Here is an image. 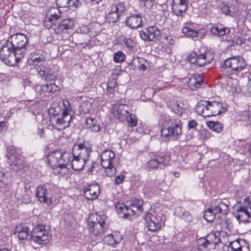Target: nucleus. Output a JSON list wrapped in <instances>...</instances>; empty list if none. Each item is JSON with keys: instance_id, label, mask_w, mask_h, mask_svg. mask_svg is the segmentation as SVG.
I'll use <instances>...</instances> for the list:
<instances>
[{"instance_id": "3c124183", "label": "nucleus", "mask_w": 251, "mask_h": 251, "mask_svg": "<svg viewBox=\"0 0 251 251\" xmlns=\"http://www.w3.org/2000/svg\"><path fill=\"white\" fill-rule=\"evenodd\" d=\"M241 146L245 153L251 154V142L243 141L241 143Z\"/></svg>"}, {"instance_id": "a211bd4d", "label": "nucleus", "mask_w": 251, "mask_h": 251, "mask_svg": "<svg viewBox=\"0 0 251 251\" xmlns=\"http://www.w3.org/2000/svg\"><path fill=\"white\" fill-rule=\"evenodd\" d=\"M58 87L55 84L37 85L35 90L41 98L48 97L50 94L58 91Z\"/></svg>"}, {"instance_id": "680f3d73", "label": "nucleus", "mask_w": 251, "mask_h": 251, "mask_svg": "<svg viewBox=\"0 0 251 251\" xmlns=\"http://www.w3.org/2000/svg\"><path fill=\"white\" fill-rule=\"evenodd\" d=\"M185 210L181 207H178L176 208L175 211V214L178 216L181 217Z\"/></svg>"}, {"instance_id": "dca6fc26", "label": "nucleus", "mask_w": 251, "mask_h": 251, "mask_svg": "<svg viewBox=\"0 0 251 251\" xmlns=\"http://www.w3.org/2000/svg\"><path fill=\"white\" fill-rule=\"evenodd\" d=\"M169 160L170 157L164 154L157 158L151 159L147 162L146 167L149 170L161 168L168 165Z\"/></svg>"}, {"instance_id": "a19ab883", "label": "nucleus", "mask_w": 251, "mask_h": 251, "mask_svg": "<svg viewBox=\"0 0 251 251\" xmlns=\"http://www.w3.org/2000/svg\"><path fill=\"white\" fill-rule=\"evenodd\" d=\"M207 126L209 128L217 133H220L223 129V125L220 122H209Z\"/></svg>"}, {"instance_id": "9d476101", "label": "nucleus", "mask_w": 251, "mask_h": 251, "mask_svg": "<svg viewBox=\"0 0 251 251\" xmlns=\"http://www.w3.org/2000/svg\"><path fill=\"white\" fill-rule=\"evenodd\" d=\"M31 240L39 244H46L50 239V235L48 229L44 225H38L31 233Z\"/></svg>"}, {"instance_id": "0e129e2a", "label": "nucleus", "mask_w": 251, "mask_h": 251, "mask_svg": "<svg viewBox=\"0 0 251 251\" xmlns=\"http://www.w3.org/2000/svg\"><path fill=\"white\" fill-rule=\"evenodd\" d=\"M153 0H140V1L147 8H150L152 5Z\"/></svg>"}, {"instance_id": "0eeeda50", "label": "nucleus", "mask_w": 251, "mask_h": 251, "mask_svg": "<svg viewBox=\"0 0 251 251\" xmlns=\"http://www.w3.org/2000/svg\"><path fill=\"white\" fill-rule=\"evenodd\" d=\"M106 216L104 214H92L89 217L88 227L89 232L95 236L102 234L106 228Z\"/></svg>"}, {"instance_id": "774afa93", "label": "nucleus", "mask_w": 251, "mask_h": 251, "mask_svg": "<svg viewBox=\"0 0 251 251\" xmlns=\"http://www.w3.org/2000/svg\"><path fill=\"white\" fill-rule=\"evenodd\" d=\"M38 135L40 136L41 138H43L44 137L45 134V131L43 128H39L38 129L37 131Z\"/></svg>"}, {"instance_id": "393cba45", "label": "nucleus", "mask_w": 251, "mask_h": 251, "mask_svg": "<svg viewBox=\"0 0 251 251\" xmlns=\"http://www.w3.org/2000/svg\"><path fill=\"white\" fill-rule=\"evenodd\" d=\"M125 23L126 25L131 28H136L142 25V20L140 14H135L128 17Z\"/></svg>"}, {"instance_id": "c85d7f7f", "label": "nucleus", "mask_w": 251, "mask_h": 251, "mask_svg": "<svg viewBox=\"0 0 251 251\" xmlns=\"http://www.w3.org/2000/svg\"><path fill=\"white\" fill-rule=\"evenodd\" d=\"M196 112L204 117H209L208 101L201 100L199 101L195 106Z\"/></svg>"}, {"instance_id": "6e6d98bb", "label": "nucleus", "mask_w": 251, "mask_h": 251, "mask_svg": "<svg viewBox=\"0 0 251 251\" xmlns=\"http://www.w3.org/2000/svg\"><path fill=\"white\" fill-rule=\"evenodd\" d=\"M234 244V240L230 242L227 245L226 247L227 249L225 251H237V249L238 248V247H237V245H235Z\"/></svg>"}, {"instance_id": "1a4fd4ad", "label": "nucleus", "mask_w": 251, "mask_h": 251, "mask_svg": "<svg viewBox=\"0 0 251 251\" xmlns=\"http://www.w3.org/2000/svg\"><path fill=\"white\" fill-rule=\"evenodd\" d=\"M16 48L19 57H24L26 52L28 41L25 35L17 33L8 38Z\"/></svg>"}, {"instance_id": "6e6552de", "label": "nucleus", "mask_w": 251, "mask_h": 251, "mask_svg": "<svg viewBox=\"0 0 251 251\" xmlns=\"http://www.w3.org/2000/svg\"><path fill=\"white\" fill-rule=\"evenodd\" d=\"M16 48L13 46L8 39L5 42L0 50V58L6 63V61L10 63L18 62L23 57H19Z\"/></svg>"}, {"instance_id": "6ab92c4d", "label": "nucleus", "mask_w": 251, "mask_h": 251, "mask_svg": "<svg viewBox=\"0 0 251 251\" xmlns=\"http://www.w3.org/2000/svg\"><path fill=\"white\" fill-rule=\"evenodd\" d=\"M209 117L218 115L226 111L227 107L226 103L218 101H209Z\"/></svg>"}, {"instance_id": "603ef678", "label": "nucleus", "mask_w": 251, "mask_h": 251, "mask_svg": "<svg viewBox=\"0 0 251 251\" xmlns=\"http://www.w3.org/2000/svg\"><path fill=\"white\" fill-rule=\"evenodd\" d=\"M103 168H105V174L108 176H112L116 174V169L112 164L108 167H103Z\"/></svg>"}, {"instance_id": "4be33fe9", "label": "nucleus", "mask_w": 251, "mask_h": 251, "mask_svg": "<svg viewBox=\"0 0 251 251\" xmlns=\"http://www.w3.org/2000/svg\"><path fill=\"white\" fill-rule=\"evenodd\" d=\"M45 61V56L43 53L35 52L30 53L27 63L35 69Z\"/></svg>"}, {"instance_id": "49530a36", "label": "nucleus", "mask_w": 251, "mask_h": 251, "mask_svg": "<svg viewBox=\"0 0 251 251\" xmlns=\"http://www.w3.org/2000/svg\"><path fill=\"white\" fill-rule=\"evenodd\" d=\"M116 209L119 216L123 218L124 213L127 210V206L124 203H119L116 205Z\"/></svg>"}, {"instance_id": "a878e982", "label": "nucleus", "mask_w": 251, "mask_h": 251, "mask_svg": "<svg viewBox=\"0 0 251 251\" xmlns=\"http://www.w3.org/2000/svg\"><path fill=\"white\" fill-rule=\"evenodd\" d=\"M115 154L110 150H104L101 154V164L102 167H108L112 164Z\"/></svg>"}, {"instance_id": "5fc2aeb1", "label": "nucleus", "mask_w": 251, "mask_h": 251, "mask_svg": "<svg viewBox=\"0 0 251 251\" xmlns=\"http://www.w3.org/2000/svg\"><path fill=\"white\" fill-rule=\"evenodd\" d=\"M136 212V210L134 208H133L131 206L130 207L127 206V210L126 211L125 213H124L123 218L126 219L129 218L130 216L135 214Z\"/></svg>"}, {"instance_id": "de8ad7c7", "label": "nucleus", "mask_w": 251, "mask_h": 251, "mask_svg": "<svg viewBox=\"0 0 251 251\" xmlns=\"http://www.w3.org/2000/svg\"><path fill=\"white\" fill-rule=\"evenodd\" d=\"M126 56L121 51H118L114 53L113 60L116 63H121L125 61Z\"/></svg>"}, {"instance_id": "69168bd1", "label": "nucleus", "mask_w": 251, "mask_h": 251, "mask_svg": "<svg viewBox=\"0 0 251 251\" xmlns=\"http://www.w3.org/2000/svg\"><path fill=\"white\" fill-rule=\"evenodd\" d=\"M247 87L249 95L251 96V74L249 76Z\"/></svg>"}, {"instance_id": "09e8293b", "label": "nucleus", "mask_w": 251, "mask_h": 251, "mask_svg": "<svg viewBox=\"0 0 251 251\" xmlns=\"http://www.w3.org/2000/svg\"><path fill=\"white\" fill-rule=\"evenodd\" d=\"M123 42L129 51H131L133 50V48L135 46V43L131 39L129 38H124Z\"/></svg>"}, {"instance_id": "473e14b6", "label": "nucleus", "mask_w": 251, "mask_h": 251, "mask_svg": "<svg viewBox=\"0 0 251 251\" xmlns=\"http://www.w3.org/2000/svg\"><path fill=\"white\" fill-rule=\"evenodd\" d=\"M93 102L94 100L92 99H89L83 101L79 106V112L82 114L89 113L92 107Z\"/></svg>"}, {"instance_id": "a18cd8bd", "label": "nucleus", "mask_w": 251, "mask_h": 251, "mask_svg": "<svg viewBox=\"0 0 251 251\" xmlns=\"http://www.w3.org/2000/svg\"><path fill=\"white\" fill-rule=\"evenodd\" d=\"M125 120H126L128 125L131 127H134L137 125V118L134 114H127Z\"/></svg>"}, {"instance_id": "4c0bfd02", "label": "nucleus", "mask_w": 251, "mask_h": 251, "mask_svg": "<svg viewBox=\"0 0 251 251\" xmlns=\"http://www.w3.org/2000/svg\"><path fill=\"white\" fill-rule=\"evenodd\" d=\"M221 12L226 15L234 17L235 15V9L233 5L230 6L223 4L220 7Z\"/></svg>"}, {"instance_id": "9b49d317", "label": "nucleus", "mask_w": 251, "mask_h": 251, "mask_svg": "<svg viewBox=\"0 0 251 251\" xmlns=\"http://www.w3.org/2000/svg\"><path fill=\"white\" fill-rule=\"evenodd\" d=\"M161 136L171 138L174 140L179 138L182 133V126L179 121H174L169 126L163 125L161 128Z\"/></svg>"}, {"instance_id": "c03bdc74", "label": "nucleus", "mask_w": 251, "mask_h": 251, "mask_svg": "<svg viewBox=\"0 0 251 251\" xmlns=\"http://www.w3.org/2000/svg\"><path fill=\"white\" fill-rule=\"evenodd\" d=\"M62 104L63 106L61 108L62 113L66 114H69V115H71V116H73L74 115V112L72 110L69 101L67 100H62Z\"/></svg>"}, {"instance_id": "c9c22d12", "label": "nucleus", "mask_w": 251, "mask_h": 251, "mask_svg": "<svg viewBox=\"0 0 251 251\" xmlns=\"http://www.w3.org/2000/svg\"><path fill=\"white\" fill-rule=\"evenodd\" d=\"M190 24H188L186 26L182 28V32L186 36L190 38L196 37L198 35V32L193 29Z\"/></svg>"}, {"instance_id": "ea45409f", "label": "nucleus", "mask_w": 251, "mask_h": 251, "mask_svg": "<svg viewBox=\"0 0 251 251\" xmlns=\"http://www.w3.org/2000/svg\"><path fill=\"white\" fill-rule=\"evenodd\" d=\"M74 22L72 19H65L61 21L58 25V28L60 30L71 29L74 25Z\"/></svg>"}, {"instance_id": "cd10ccee", "label": "nucleus", "mask_w": 251, "mask_h": 251, "mask_svg": "<svg viewBox=\"0 0 251 251\" xmlns=\"http://www.w3.org/2000/svg\"><path fill=\"white\" fill-rule=\"evenodd\" d=\"M121 235L117 232L106 235L103 239L104 243L109 246L115 247L122 240Z\"/></svg>"}, {"instance_id": "aec40b11", "label": "nucleus", "mask_w": 251, "mask_h": 251, "mask_svg": "<svg viewBox=\"0 0 251 251\" xmlns=\"http://www.w3.org/2000/svg\"><path fill=\"white\" fill-rule=\"evenodd\" d=\"M8 160L10 165H20L22 161L21 149L14 147H11L9 151Z\"/></svg>"}, {"instance_id": "f257e3e1", "label": "nucleus", "mask_w": 251, "mask_h": 251, "mask_svg": "<svg viewBox=\"0 0 251 251\" xmlns=\"http://www.w3.org/2000/svg\"><path fill=\"white\" fill-rule=\"evenodd\" d=\"M72 157L71 152L55 150L49 153L47 161L54 175L64 176L68 173Z\"/></svg>"}, {"instance_id": "bf43d9fd", "label": "nucleus", "mask_w": 251, "mask_h": 251, "mask_svg": "<svg viewBox=\"0 0 251 251\" xmlns=\"http://www.w3.org/2000/svg\"><path fill=\"white\" fill-rule=\"evenodd\" d=\"M181 218L186 222H190L192 219V216L189 212L185 211Z\"/></svg>"}, {"instance_id": "e2e57ef3", "label": "nucleus", "mask_w": 251, "mask_h": 251, "mask_svg": "<svg viewBox=\"0 0 251 251\" xmlns=\"http://www.w3.org/2000/svg\"><path fill=\"white\" fill-rule=\"evenodd\" d=\"M54 21H52L50 18H46L44 24L47 28H50L52 25L54 24Z\"/></svg>"}, {"instance_id": "bb28decb", "label": "nucleus", "mask_w": 251, "mask_h": 251, "mask_svg": "<svg viewBox=\"0 0 251 251\" xmlns=\"http://www.w3.org/2000/svg\"><path fill=\"white\" fill-rule=\"evenodd\" d=\"M189 87L192 90H195L204 85L201 76L198 74L192 75L188 82Z\"/></svg>"}, {"instance_id": "c756f323", "label": "nucleus", "mask_w": 251, "mask_h": 251, "mask_svg": "<svg viewBox=\"0 0 251 251\" xmlns=\"http://www.w3.org/2000/svg\"><path fill=\"white\" fill-rule=\"evenodd\" d=\"M220 241V238L217 235V233L212 232L208 234L206 239L203 238L201 240L202 242L201 244L203 247H206L210 244L215 245L217 244Z\"/></svg>"}, {"instance_id": "2f4dec72", "label": "nucleus", "mask_w": 251, "mask_h": 251, "mask_svg": "<svg viewBox=\"0 0 251 251\" xmlns=\"http://www.w3.org/2000/svg\"><path fill=\"white\" fill-rule=\"evenodd\" d=\"M29 231V229L28 227L19 225L15 227L14 233L20 240H24L27 237Z\"/></svg>"}, {"instance_id": "412c9836", "label": "nucleus", "mask_w": 251, "mask_h": 251, "mask_svg": "<svg viewBox=\"0 0 251 251\" xmlns=\"http://www.w3.org/2000/svg\"><path fill=\"white\" fill-rule=\"evenodd\" d=\"M35 69L40 76L46 80L50 79L54 75V71L51 69L46 61L35 68Z\"/></svg>"}, {"instance_id": "864d4df0", "label": "nucleus", "mask_w": 251, "mask_h": 251, "mask_svg": "<svg viewBox=\"0 0 251 251\" xmlns=\"http://www.w3.org/2000/svg\"><path fill=\"white\" fill-rule=\"evenodd\" d=\"M187 0H179V6L180 7L178 9V14H182V13L185 12L187 9Z\"/></svg>"}, {"instance_id": "4d7b16f0", "label": "nucleus", "mask_w": 251, "mask_h": 251, "mask_svg": "<svg viewBox=\"0 0 251 251\" xmlns=\"http://www.w3.org/2000/svg\"><path fill=\"white\" fill-rule=\"evenodd\" d=\"M173 108L174 112H175L176 114L178 115H181L183 111V108L180 106L177 103L175 104Z\"/></svg>"}, {"instance_id": "f8f14e48", "label": "nucleus", "mask_w": 251, "mask_h": 251, "mask_svg": "<svg viewBox=\"0 0 251 251\" xmlns=\"http://www.w3.org/2000/svg\"><path fill=\"white\" fill-rule=\"evenodd\" d=\"M71 115L62 113L50 117V122L54 129L62 130L68 126L72 120Z\"/></svg>"}, {"instance_id": "7c9ffc66", "label": "nucleus", "mask_w": 251, "mask_h": 251, "mask_svg": "<svg viewBox=\"0 0 251 251\" xmlns=\"http://www.w3.org/2000/svg\"><path fill=\"white\" fill-rule=\"evenodd\" d=\"M57 5L59 7H73L77 8L80 6L79 0H56Z\"/></svg>"}, {"instance_id": "39448f33", "label": "nucleus", "mask_w": 251, "mask_h": 251, "mask_svg": "<svg viewBox=\"0 0 251 251\" xmlns=\"http://www.w3.org/2000/svg\"><path fill=\"white\" fill-rule=\"evenodd\" d=\"M233 209L234 216L239 222H249L251 219V196L237 202Z\"/></svg>"}, {"instance_id": "8fccbe9b", "label": "nucleus", "mask_w": 251, "mask_h": 251, "mask_svg": "<svg viewBox=\"0 0 251 251\" xmlns=\"http://www.w3.org/2000/svg\"><path fill=\"white\" fill-rule=\"evenodd\" d=\"M143 201L141 200L135 199L134 201L130 204V206L134 208L136 211H141L142 209Z\"/></svg>"}, {"instance_id": "f3484780", "label": "nucleus", "mask_w": 251, "mask_h": 251, "mask_svg": "<svg viewBox=\"0 0 251 251\" xmlns=\"http://www.w3.org/2000/svg\"><path fill=\"white\" fill-rule=\"evenodd\" d=\"M160 34V30L155 26L149 27L145 30L140 31V38L145 41H154L156 40Z\"/></svg>"}, {"instance_id": "7ed1b4c3", "label": "nucleus", "mask_w": 251, "mask_h": 251, "mask_svg": "<svg viewBox=\"0 0 251 251\" xmlns=\"http://www.w3.org/2000/svg\"><path fill=\"white\" fill-rule=\"evenodd\" d=\"M228 211V202L226 200H216L205 211L203 217L207 222H211L214 219H221L223 215L227 214Z\"/></svg>"}, {"instance_id": "423d86ee", "label": "nucleus", "mask_w": 251, "mask_h": 251, "mask_svg": "<svg viewBox=\"0 0 251 251\" xmlns=\"http://www.w3.org/2000/svg\"><path fill=\"white\" fill-rule=\"evenodd\" d=\"M246 66L247 63L243 57L233 56L225 60L220 69L223 73L238 74Z\"/></svg>"}, {"instance_id": "338daca9", "label": "nucleus", "mask_w": 251, "mask_h": 251, "mask_svg": "<svg viewBox=\"0 0 251 251\" xmlns=\"http://www.w3.org/2000/svg\"><path fill=\"white\" fill-rule=\"evenodd\" d=\"M197 125V123L196 121L192 120L189 121L188 126L190 128H193Z\"/></svg>"}, {"instance_id": "13d9d810", "label": "nucleus", "mask_w": 251, "mask_h": 251, "mask_svg": "<svg viewBox=\"0 0 251 251\" xmlns=\"http://www.w3.org/2000/svg\"><path fill=\"white\" fill-rule=\"evenodd\" d=\"M7 176L8 174L2 173L1 176H0L1 182L6 185H8L10 181L9 179L7 177Z\"/></svg>"}, {"instance_id": "2eb2a0df", "label": "nucleus", "mask_w": 251, "mask_h": 251, "mask_svg": "<svg viewBox=\"0 0 251 251\" xmlns=\"http://www.w3.org/2000/svg\"><path fill=\"white\" fill-rule=\"evenodd\" d=\"M112 112L115 118L120 121L125 120L128 114V107L122 101H118L112 105Z\"/></svg>"}, {"instance_id": "79ce46f5", "label": "nucleus", "mask_w": 251, "mask_h": 251, "mask_svg": "<svg viewBox=\"0 0 251 251\" xmlns=\"http://www.w3.org/2000/svg\"><path fill=\"white\" fill-rule=\"evenodd\" d=\"M211 32L213 34L222 36L229 33L230 29L226 27L219 28V27L215 26L211 28Z\"/></svg>"}, {"instance_id": "b1692460", "label": "nucleus", "mask_w": 251, "mask_h": 251, "mask_svg": "<svg viewBox=\"0 0 251 251\" xmlns=\"http://www.w3.org/2000/svg\"><path fill=\"white\" fill-rule=\"evenodd\" d=\"M47 188L45 185L37 186L36 190V197L41 202L50 206L51 204V200L47 196Z\"/></svg>"}, {"instance_id": "f704fd0d", "label": "nucleus", "mask_w": 251, "mask_h": 251, "mask_svg": "<svg viewBox=\"0 0 251 251\" xmlns=\"http://www.w3.org/2000/svg\"><path fill=\"white\" fill-rule=\"evenodd\" d=\"M61 15L59 9L57 7H52L47 12L46 17L50 18L52 21L58 20Z\"/></svg>"}, {"instance_id": "5701e85b", "label": "nucleus", "mask_w": 251, "mask_h": 251, "mask_svg": "<svg viewBox=\"0 0 251 251\" xmlns=\"http://www.w3.org/2000/svg\"><path fill=\"white\" fill-rule=\"evenodd\" d=\"M100 188L97 184H91L83 189L86 198L89 200L97 199L100 194Z\"/></svg>"}, {"instance_id": "72a5a7b5", "label": "nucleus", "mask_w": 251, "mask_h": 251, "mask_svg": "<svg viewBox=\"0 0 251 251\" xmlns=\"http://www.w3.org/2000/svg\"><path fill=\"white\" fill-rule=\"evenodd\" d=\"M30 191H25V192H22V194L16 193L15 197L19 201L23 203H28L30 201Z\"/></svg>"}, {"instance_id": "58836bf2", "label": "nucleus", "mask_w": 251, "mask_h": 251, "mask_svg": "<svg viewBox=\"0 0 251 251\" xmlns=\"http://www.w3.org/2000/svg\"><path fill=\"white\" fill-rule=\"evenodd\" d=\"M86 124L89 128L92 131L98 132L100 130V127L99 124L97 123L95 119L91 117L86 119Z\"/></svg>"}, {"instance_id": "4468645a", "label": "nucleus", "mask_w": 251, "mask_h": 251, "mask_svg": "<svg viewBox=\"0 0 251 251\" xmlns=\"http://www.w3.org/2000/svg\"><path fill=\"white\" fill-rule=\"evenodd\" d=\"M125 10V7L123 2H120L113 4L110 11L106 16V20L109 23H112L117 22Z\"/></svg>"}, {"instance_id": "20e7f679", "label": "nucleus", "mask_w": 251, "mask_h": 251, "mask_svg": "<svg viewBox=\"0 0 251 251\" xmlns=\"http://www.w3.org/2000/svg\"><path fill=\"white\" fill-rule=\"evenodd\" d=\"M148 230L155 232L159 230L165 222L163 213L158 207H153L146 212L144 216Z\"/></svg>"}, {"instance_id": "f03ea898", "label": "nucleus", "mask_w": 251, "mask_h": 251, "mask_svg": "<svg viewBox=\"0 0 251 251\" xmlns=\"http://www.w3.org/2000/svg\"><path fill=\"white\" fill-rule=\"evenodd\" d=\"M92 152L91 148L83 144L75 145L73 146L72 158L69 164L75 171H80L89 160Z\"/></svg>"}, {"instance_id": "e433bc0d", "label": "nucleus", "mask_w": 251, "mask_h": 251, "mask_svg": "<svg viewBox=\"0 0 251 251\" xmlns=\"http://www.w3.org/2000/svg\"><path fill=\"white\" fill-rule=\"evenodd\" d=\"M234 245H237L238 247L237 251H250V245L249 243L245 240L242 239H238L234 240Z\"/></svg>"}, {"instance_id": "052dcab7", "label": "nucleus", "mask_w": 251, "mask_h": 251, "mask_svg": "<svg viewBox=\"0 0 251 251\" xmlns=\"http://www.w3.org/2000/svg\"><path fill=\"white\" fill-rule=\"evenodd\" d=\"M124 179L125 176L122 175L117 176L115 178V184L116 185H119L122 183L124 180Z\"/></svg>"}, {"instance_id": "37998d69", "label": "nucleus", "mask_w": 251, "mask_h": 251, "mask_svg": "<svg viewBox=\"0 0 251 251\" xmlns=\"http://www.w3.org/2000/svg\"><path fill=\"white\" fill-rule=\"evenodd\" d=\"M77 33L86 34L88 33L90 38L95 37L96 35V32L91 29H89L87 25H81L76 29Z\"/></svg>"}, {"instance_id": "ddd939ff", "label": "nucleus", "mask_w": 251, "mask_h": 251, "mask_svg": "<svg viewBox=\"0 0 251 251\" xmlns=\"http://www.w3.org/2000/svg\"><path fill=\"white\" fill-rule=\"evenodd\" d=\"M187 58L190 63L199 67H202L209 63L212 59L211 56H208V54L207 53L199 54L196 52L190 53L188 55Z\"/></svg>"}]
</instances>
